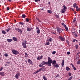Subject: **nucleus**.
<instances>
[{
    "label": "nucleus",
    "instance_id": "obj_38",
    "mask_svg": "<svg viewBox=\"0 0 80 80\" xmlns=\"http://www.w3.org/2000/svg\"><path fill=\"white\" fill-rule=\"evenodd\" d=\"M55 53H56V51H53L52 52V54H53V55H54V54H55Z\"/></svg>",
    "mask_w": 80,
    "mask_h": 80
},
{
    "label": "nucleus",
    "instance_id": "obj_49",
    "mask_svg": "<svg viewBox=\"0 0 80 80\" xmlns=\"http://www.w3.org/2000/svg\"><path fill=\"white\" fill-rule=\"evenodd\" d=\"M66 42V43H68V45L69 44V43H68V41L67 40Z\"/></svg>",
    "mask_w": 80,
    "mask_h": 80
},
{
    "label": "nucleus",
    "instance_id": "obj_11",
    "mask_svg": "<svg viewBox=\"0 0 80 80\" xmlns=\"http://www.w3.org/2000/svg\"><path fill=\"white\" fill-rule=\"evenodd\" d=\"M12 39L13 40H14V41H15V42H17V40H18V39H17V38L15 37H12Z\"/></svg>",
    "mask_w": 80,
    "mask_h": 80
},
{
    "label": "nucleus",
    "instance_id": "obj_31",
    "mask_svg": "<svg viewBox=\"0 0 80 80\" xmlns=\"http://www.w3.org/2000/svg\"><path fill=\"white\" fill-rule=\"evenodd\" d=\"M41 69L42 70V71H45V68H42Z\"/></svg>",
    "mask_w": 80,
    "mask_h": 80
},
{
    "label": "nucleus",
    "instance_id": "obj_17",
    "mask_svg": "<svg viewBox=\"0 0 80 80\" xmlns=\"http://www.w3.org/2000/svg\"><path fill=\"white\" fill-rule=\"evenodd\" d=\"M52 63L53 66V65H55V64L56 63V61L55 60L52 61Z\"/></svg>",
    "mask_w": 80,
    "mask_h": 80
},
{
    "label": "nucleus",
    "instance_id": "obj_9",
    "mask_svg": "<svg viewBox=\"0 0 80 80\" xmlns=\"http://www.w3.org/2000/svg\"><path fill=\"white\" fill-rule=\"evenodd\" d=\"M32 29V28H31L30 27H28L27 28V30L28 31V32H30V31H31Z\"/></svg>",
    "mask_w": 80,
    "mask_h": 80
},
{
    "label": "nucleus",
    "instance_id": "obj_20",
    "mask_svg": "<svg viewBox=\"0 0 80 80\" xmlns=\"http://www.w3.org/2000/svg\"><path fill=\"white\" fill-rule=\"evenodd\" d=\"M47 12H48V13L51 14L52 13V11L51 10H48Z\"/></svg>",
    "mask_w": 80,
    "mask_h": 80
},
{
    "label": "nucleus",
    "instance_id": "obj_30",
    "mask_svg": "<svg viewBox=\"0 0 80 80\" xmlns=\"http://www.w3.org/2000/svg\"><path fill=\"white\" fill-rule=\"evenodd\" d=\"M46 45H50V42H46Z\"/></svg>",
    "mask_w": 80,
    "mask_h": 80
},
{
    "label": "nucleus",
    "instance_id": "obj_24",
    "mask_svg": "<svg viewBox=\"0 0 80 80\" xmlns=\"http://www.w3.org/2000/svg\"><path fill=\"white\" fill-rule=\"evenodd\" d=\"M37 32L38 34H40V29L37 30Z\"/></svg>",
    "mask_w": 80,
    "mask_h": 80
},
{
    "label": "nucleus",
    "instance_id": "obj_54",
    "mask_svg": "<svg viewBox=\"0 0 80 80\" xmlns=\"http://www.w3.org/2000/svg\"><path fill=\"white\" fill-rule=\"evenodd\" d=\"M7 10H10V8L9 7H7Z\"/></svg>",
    "mask_w": 80,
    "mask_h": 80
},
{
    "label": "nucleus",
    "instance_id": "obj_32",
    "mask_svg": "<svg viewBox=\"0 0 80 80\" xmlns=\"http://www.w3.org/2000/svg\"><path fill=\"white\" fill-rule=\"evenodd\" d=\"M4 55L5 57H7L8 56V54L7 53H5L4 54Z\"/></svg>",
    "mask_w": 80,
    "mask_h": 80
},
{
    "label": "nucleus",
    "instance_id": "obj_2",
    "mask_svg": "<svg viewBox=\"0 0 80 80\" xmlns=\"http://www.w3.org/2000/svg\"><path fill=\"white\" fill-rule=\"evenodd\" d=\"M63 8L62 9V11L61 12L62 13H64L66 11V10H67V7L65 6V5H63Z\"/></svg>",
    "mask_w": 80,
    "mask_h": 80
},
{
    "label": "nucleus",
    "instance_id": "obj_41",
    "mask_svg": "<svg viewBox=\"0 0 80 80\" xmlns=\"http://www.w3.org/2000/svg\"><path fill=\"white\" fill-rule=\"evenodd\" d=\"M65 29H66V31H68V28L67 27L65 28Z\"/></svg>",
    "mask_w": 80,
    "mask_h": 80
},
{
    "label": "nucleus",
    "instance_id": "obj_1",
    "mask_svg": "<svg viewBox=\"0 0 80 80\" xmlns=\"http://www.w3.org/2000/svg\"><path fill=\"white\" fill-rule=\"evenodd\" d=\"M41 65H47L48 67H51L50 65L48 63V62H45V61H42L41 63Z\"/></svg>",
    "mask_w": 80,
    "mask_h": 80
},
{
    "label": "nucleus",
    "instance_id": "obj_3",
    "mask_svg": "<svg viewBox=\"0 0 80 80\" xmlns=\"http://www.w3.org/2000/svg\"><path fill=\"white\" fill-rule=\"evenodd\" d=\"M12 52L14 55H18L19 54V52L13 49L12 50Z\"/></svg>",
    "mask_w": 80,
    "mask_h": 80
},
{
    "label": "nucleus",
    "instance_id": "obj_45",
    "mask_svg": "<svg viewBox=\"0 0 80 80\" xmlns=\"http://www.w3.org/2000/svg\"><path fill=\"white\" fill-rule=\"evenodd\" d=\"M39 66L40 67H44V66H43L42 65L39 64Z\"/></svg>",
    "mask_w": 80,
    "mask_h": 80
},
{
    "label": "nucleus",
    "instance_id": "obj_27",
    "mask_svg": "<svg viewBox=\"0 0 80 80\" xmlns=\"http://www.w3.org/2000/svg\"><path fill=\"white\" fill-rule=\"evenodd\" d=\"M52 38H50L47 40V41H48V42H52Z\"/></svg>",
    "mask_w": 80,
    "mask_h": 80
},
{
    "label": "nucleus",
    "instance_id": "obj_64",
    "mask_svg": "<svg viewBox=\"0 0 80 80\" xmlns=\"http://www.w3.org/2000/svg\"><path fill=\"white\" fill-rule=\"evenodd\" d=\"M79 54H80V52L77 53V55H79Z\"/></svg>",
    "mask_w": 80,
    "mask_h": 80
},
{
    "label": "nucleus",
    "instance_id": "obj_63",
    "mask_svg": "<svg viewBox=\"0 0 80 80\" xmlns=\"http://www.w3.org/2000/svg\"><path fill=\"white\" fill-rule=\"evenodd\" d=\"M41 10H44V8H42V9H41Z\"/></svg>",
    "mask_w": 80,
    "mask_h": 80
},
{
    "label": "nucleus",
    "instance_id": "obj_53",
    "mask_svg": "<svg viewBox=\"0 0 80 80\" xmlns=\"http://www.w3.org/2000/svg\"><path fill=\"white\" fill-rule=\"evenodd\" d=\"M68 75L69 76H71V75H72V74H71L70 73H68Z\"/></svg>",
    "mask_w": 80,
    "mask_h": 80
},
{
    "label": "nucleus",
    "instance_id": "obj_25",
    "mask_svg": "<svg viewBox=\"0 0 80 80\" xmlns=\"http://www.w3.org/2000/svg\"><path fill=\"white\" fill-rule=\"evenodd\" d=\"M26 17V15H25V14H23L22 15V18H25Z\"/></svg>",
    "mask_w": 80,
    "mask_h": 80
},
{
    "label": "nucleus",
    "instance_id": "obj_61",
    "mask_svg": "<svg viewBox=\"0 0 80 80\" xmlns=\"http://www.w3.org/2000/svg\"><path fill=\"white\" fill-rule=\"evenodd\" d=\"M27 42V41L26 40L24 41V43H25L26 44V43Z\"/></svg>",
    "mask_w": 80,
    "mask_h": 80
},
{
    "label": "nucleus",
    "instance_id": "obj_46",
    "mask_svg": "<svg viewBox=\"0 0 80 80\" xmlns=\"http://www.w3.org/2000/svg\"><path fill=\"white\" fill-rule=\"evenodd\" d=\"M77 64H78V65L80 64V62L79 61H78V62H77Z\"/></svg>",
    "mask_w": 80,
    "mask_h": 80
},
{
    "label": "nucleus",
    "instance_id": "obj_57",
    "mask_svg": "<svg viewBox=\"0 0 80 80\" xmlns=\"http://www.w3.org/2000/svg\"><path fill=\"white\" fill-rule=\"evenodd\" d=\"M59 76H60V75H59L58 74H57L56 76V77H59Z\"/></svg>",
    "mask_w": 80,
    "mask_h": 80
},
{
    "label": "nucleus",
    "instance_id": "obj_5",
    "mask_svg": "<svg viewBox=\"0 0 80 80\" xmlns=\"http://www.w3.org/2000/svg\"><path fill=\"white\" fill-rule=\"evenodd\" d=\"M20 76V74L19 72H17L16 74L15 77L17 79H18V76Z\"/></svg>",
    "mask_w": 80,
    "mask_h": 80
},
{
    "label": "nucleus",
    "instance_id": "obj_50",
    "mask_svg": "<svg viewBox=\"0 0 80 80\" xmlns=\"http://www.w3.org/2000/svg\"><path fill=\"white\" fill-rule=\"evenodd\" d=\"M59 17H59V16L58 15H56V18H59Z\"/></svg>",
    "mask_w": 80,
    "mask_h": 80
},
{
    "label": "nucleus",
    "instance_id": "obj_12",
    "mask_svg": "<svg viewBox=\"0 0 80 80\" xmlns=\"http://www.w3.org/2000/svg\"><path fill=\"white\" fill-rule=\"evenodd\" d=\"M53 66L56 68H58L59 67V65L58 63H57L56 65H53Z\"/></svg>",
    "mask_w": 80,
    "mask_h": 80
},
{
    "label": "nucleus",
    "instance_id": "obj_42",
    "mask_svg": "<svg viewBox=\"0 0 80 80\" xmlns=\"http://www.w3.org/2000/svg\"><path fill=\"white\" fill-rule=\"evenodd\" d=\"M67 55H70V52H68L67 53Z\"/></svg>",
    "mask_w": 80,
    "mask_h": 80
},
{
    "label": "nucleus",
    "instance_id": "obj_13",
    "mask_svg": "<svg viewBox=\"0 0 80 80\" xmlns=\"http://www.w3.org/2000/svg\"><path fill=\"white\" fill-rule=\"evenodd\" d=\"M0 75L1 76H4L5 75V72H0Z\"/></svg>",
    "mask_w": 80,
    "mask_h": 80
},
{
    "label": "nucleus",
    "instance_id": "obj_14",
    "mask_svg": "<svg viewBox=\"0 0 80 80\" xmlns=\"http://www.w3.org/2000/svg\"><path fill=\"white\" fill-rule=\"evenodd\" d=\"M64 63H65V60H62V67H63L64 66Z\"/></svg>",
    "mask_w": 80,
    "mask_h": 80
},
{
    "label": "nucleus",
    "instance_id": "obj_47",
    "mask_svg": "<svg viewBox=\"0 0 80 80\" xmlns=\"http://www.w3.org/2000/svg\"><path fill=\"white\" fill-rule=\"evenodd\" d=\"M38 2H40V0H35V2H38Z\"/></svg>",
    "mask_w": 80,
    "mask_h": 80
},
{
    "label": "nucleus",
    "instance_id": "obj_48",
    "mask_svg": "<svg viewBox=\"0 0 80 80\" xmlns=\"http://www.w3.org/2000/svg\"><path fill=\"white\" fill-rule=\"evenodd\" d=\"M3 70V67H2L0 69V72H1V71H2V70Z\"/></svg>",
    "mask_w": 80,
    "mask_h": 80
},
{
    "label": "nucleus",
    "instance_id": "obj_7",
    "mask_svg": "<svg viewBox=\"0 0 80 80\" xmlns=\"http://www.w3.org/2000/svg\"><path fill=\"white\" fill-rule=\"evenodd\" d=\"M57 32H59V33H60V31H62V29H61V28H60L59 27H57Z\"/></svg>",
    "mask_w": 80,
    "mask_h": 80
},
{
    "label": "nucleus",
    "instance_id": "obj_52",
    "mask_svg": "<svg viewBox=\"0 0 80 80\" xmlns=\"http://www.w3.org/2000/svg\"><path fill=\"white\" fill-rule=\"evenodd\" d=\"M76 21V18H74V19L73 20V21L75 22Z\"/></svg>",
    "mask_w": 80,
    "mask_h": 80
},
{
    "label": "nucleus",
    "instance_id": "obj_62",
    "mask_svg": "<svg viewBox=\"0 0 80 80\" xmlns=\"http://www.w3.org/2000/svg\"><path fill=\"white\" fill-rule=\"evenodd\" d=\"M37 20H38L39 22H40V21L39 20V19H38V18H37Z\"/></svg>",
    "mask_w": 80,
    "mask_h": 80
},
{
    "label": "nucleus",
    "instance_id": "obj_16",
    "mask_svg": "<svg viewBox=\"0 0 80 80\" xmlns=\"http://www.w3.org/2000/svg\"><path fill=\"white\" fill-rule=\"evenodd\" d=\"M7 41H8V42H9V43H10V42H12V41H13V39H7Z\"/></svg>",
    "mask_w": 80,
    "mask_h": 80
},
{
    "label": "nucleus",
    "instance_id": "obj_58",
    "mask_svg": "<svg viewBox=\"0 0 80 80\" xmlns=\"http://www.w3.org/2000/svg\"><path fill=\"white\" fill-rule=\"evenodd\" d=\"M76 58H77V59H78V58H79L78 56H76Z\"/></svg>",
    "mask_w": 80,
    "mask_h": 80
},
{
    "label": "nucleus",
    "instance_id": "obj_34",
    "mask_svg": "<svg viewBox=\"0 0 80 80\" xmlns=\"http://www.w3.org/2000/svg\"><path fill=\"white\" fill-rule=\"evenodd\" d=\"M75 47H76V49H78V45H76L75 46Z\"/></svg>",
    "mask_w": 80,
    "mask_h": 80
},
{
    "label": "nucleus",
    "instance_id": "obj_35",
    "mask_svg": "<svg viewBox=\"0 0 80 80\" xmlns=\"http://www.w3.org/2000/svg\"><path fill=\"white\" fill-rule=\"evenodd\" d=\"M18 32H20V33H22V31L20 29H19V31H18Z\"/></svg>",
    "mask_w": 80,
    "mask_h": 80
},
{
    "label": "nucleus",
    "instance_id": "obj_39",
    "mask_svg": "<svg viewBox=\"0 0 80 80\" xmlns=\"http://www.w3.org/2000/svg\"><path fill=\"white\" fill-rule=\"evenodd\" d=\"M78 42V41L76 39H74L73 40V42Z\"/></svg>",
    "mask_w": 80,
    "mask_h": 80
},
{
    "label": "nucleus",
    "instance_id": "obj_15",
    "mask_svg": "<svg viewBox=\"0 0 80 80\" xmlns=\"http://www.w3.org/2000/svg\"><path fill=\"white\" fill-rule=\"evenodd\" d=\"M22 45L23 48H25L27 47V45H26V44H25V43H23L22 44Z\"/></svg>",
    "mask_w": 80,
    "mask_h": 80
},
{
    "label": "nucleus",
    "instance_id": "obj_33",
    "mask_svg": "<svg viewBox=\"0 0 80 80\" xmlns=\"http://www.w3.org/2000/svg\"><path fill=\"white\" fill-rule=\"evenodd\" d=\"M72 68H73V70H77V68H76L74 66L72 67Z\"/></svg>",
    "mask_w": 80,
    "mask_h": 80
},
{
    "label": "nucleus",
    "instance_id": "obj_6",
    "mask_svg": "<svg viewBox=\"0 0 80 80\" xmlns=\"http://www.w3.org/2000/svg\"><path fill=\"white\" fill-rule=\"evenodd\" d=\"M59 38L61 40V41H65V39L62 36H59Z\"/></svg>",
    "mask_w": 80,
    "mask_h": 80
},
{
    "label": "nucleus",
    "instance_id": "obj_51",
    "mask_svg": "<svg viewBox=\"0 0 80 80\" xmlns=\"http://www.w3.org/2000/svg\"><path fill=\"white\" fill-rule=\"evenodd\" d=\"M63 27H64L65 28H66V27H67V25H66L64 24L63 25Z\"/></svg>",
    "mask_w": 80,
    "mask_h": 80
},
{
    "label": "nucleus",
    "instance_id": "obj_29",
    "mask_svg": "<svg viewBox=\"0 0 80 80\" xmlns=\"http://www.w3.org/2000/svg\"><path fill=\"white\" fill-rule=\"evenodd\" d=\"M29 20H30V19H28V18H26V21L27 22H29Z\"/></svg>",
    "mask_w": 80,
    "mask_h": 80
},
{
    "label": "nucleus",
    "instance_id": "obj_19",
    "mask_svg": "<svg viewBox=\"0 0 80 80\" xmlns=\"http://www.w3.org/2000/svg\"><path fill=\"white\" fill-rule=\"evenodd\" d=\"M11 29V28H8L7 29H6L7 32H8Z\"/></svg>",
    "mask_w": 80,
    "mask_h": 80
},
{
    "label": "nucleus",
    "instance_id": "obj_23",
    "mask_svg": "<svg viewBox=\"0 0 80 80\" xmlns=\"http://www.w3.org/2000/svg\"><path fill=\"white\" fill-rule=\"evenodd\" d=\"M19 23L20 24V25H23L25 24V23L21 22H19Z\"/></svg>",
    "mask_w": 80,
    "mask_h": 80
},
{
    "label": "nucleus",
    "instance_id": "obj_28",
    "mask_svg": "<svg viewBox=\"0 0 80 80\" xmlns=\"http://www.w3.org/2000/svg\"><path fill=\"white\" fill-rule=\"evenodd\" d=\"M2 32L3 34H6V32L3 30H2Z\"/></svg>",
    "mask_w": 80,
    "mask_h": 80
},
{
    "label": "nucleus",
    "instance_id": "obj_18",
    "mask_svg": "<svg viewBox=\"0 0 80 80\" xmlns=\"http://www.w3.org/2000/svg\"><path fill=\"white\" fill-rule=\"evenodd\" d=\"M76 11L77 12H78V11H80V8H79L78 7V6H76Z\"/></svg>",
    "mask_w": 80,
    "mask_h": 80
},
{
    "label": "nucleus",
    "instance_id": "obj_4",
    "mask_svg": "<svg viewBox=\"0 0 80 80\" xmlns=\"http://www.w3.org/2000/svg\"><path fill=\"white\" fill-rule=\"evenodd\" d=\"M48 63L51 66V64L52 63V60L50 58V57H48Z\"/></svg>",
    "mask_w": 80,
    "mask_h": 80
},
{
    "label": "nucleus",
    "instance_id": "obj_21",
    "mask_svg": "<svg viewBox=\"0 0 80 80\" xmlns=\"http://www.w3.org/2000/svg\"><path fill=\"white\" fill-rule=\"evenodd\" d=\"M77 3H75L73 4V7H74V8H76V7H77Z\"/></svg>",
    "mask_w": 80,
    "mask_h": 80
},
{
    "label": "nucleus",
    "instance_id": "obj_26",
    "mask_svg": "<svg viewBox=\"0 0 80 80\" xmlns=\"http://www.w3.org/2000/svg\"><path fill=\"white\" fill-rule=\"evenodd\" d=\"M43 78L44 79V80H47V79L46 78V77H45V76L44 75L43 77Z\"/></svg>",
    "mask_w": 80,
    "mask_h": 80
},
{
    "label": "nucleus",
    "instance_id": "obj_56",
    "mask_svg": "<svg viewBox=\"0 0 80 80\" xmlns=\"http://www.w3.org/2000/svg\"><path fill=\"white\" fill-rule=\"evenodd\" d=\"M8 64H9V63H10V62L8 61L6 62Z\"/></svg>",
    "mask_w": 80,
    "mask_h": 80
},
{
    "label": "nucleus",
    "instance_id": "obj_40",
    "mask_svg": "<svg viewBox=\"0 0 80 80\" xmlns=\"http://www.w3.org/2000/svg\"><path fill=\"white\" fill-rule=\"evenodd\" d=\"M42 70V69L40 68L39 70H38V71H37V72H38V73L39 72H40V71Z\"/></svg>",
    "mask_w": 80,
    "mask_h": 80
},
{
    "label": "nucleus",
    "instance_id": "obj_8",
    "mask_svg": "<svg viewBox=\"0 0 80 80\" xmlns=\"http://www.w3.org/2000/svg\"><path fill=\"white\" fill-rule=\"evenodd\" d=\"M28 62L29 63H30V64H31L32 65L33 64V62L30 59H28Z\"/></svg>",
    "mask_w": 80,
    "mask_h": 80
},
{
    "label": "nucleus",
    "instance_id": "obj_43",
    "mask_svg": "<svg viewBox=\"0 0 80 80\" xmlns=\"http://www.w3.org/2000/svg\"><path fill=\"white\" fill-rule=\"evenodd\" d=\"M19 29H20L19 28H16L15 29V30L16 31H19Z\"/></svg>",
    "mask_w": 80,
    "mask_h": 80
},
{
    "label": "nucleus",
    "instance_id": "obj_22",
    "mask_svg": "<svg viewBox=\"0 0 80 80\" xmlns=\"http://www.w3.org/2000/svg\"><path fill=\"white\" fill-rule=\"evenodd\" d=\"M66 70L67 71H69V70H70V68H69L68 67H66Z\"/></svg>",
    "mask_w": 80,
    "mask_h": 80
},
{
    "label": "nucleus",
    "instance_id": "obj_55",
    "mask_svg": "<svg viewBox=\"0 0 80 80\" xmlns=\"http://www.w3.org/2000/svg\"><path fill=\"white\" fill-rule=\"evenodd\" d=\"M74 35L76 36V37H78L77 36V33H75L74 34Z\"/></svg>",
    "mask_w": 80,
    "mask_h": 80
},
{
    "label": "nucleus",
    "instance_id": "obj_44",
    "mask_svg": "<svg viewBox=\"0 0 80 80\" xmlns=\"http://www.w3.org/2000/svg\"><path fill=\"white\" fill-rule=\"evenodd\" d=\"M38 73V72H37V71H36L34 72L33 74L35 75V74H36V73Z\"/></svg>",
    "mask_w": 80,
    "mask_h": 80
},
{
    "label": "nucleus",
    "instance_id": "obj_10",
    "mask_svg": "<svg viewBox=\"0 0 80 80\" xmlns=\"http://www.w3.org/2000/svg\"><path fill=\"white\" fill-rule=\"evenodd\" d=\"M42 58H43V56H41L40 57H38L37 58V59L38 60H41V59H42Z\"/></svg>",
    "mask_w": 80,
    "mask_h": 80
},
{
    "label": "nucleus",
    "instance_id": "obj_36",
    "mask_svg": "<svg viewBox=\"0 0 80 80\" xmlns=\"http://www.w3.org/2000/svg\"><path fill=\"white\" fill-rule=\"evenodd\" d=\"M25 57H28V54L27 53H25Z\"/></svg>",
    "mask_w": 80,
    "mask_h": 80
},
{
    "label": "nucleus",
    "instance_id": "obj_60",
    "mask_svg": "<svg viewBox=\"0 0 80 80\" xmlns=\"http://www.w3.org/2000/svg\"><path fill=\"white\" fill-rule=\"evenodd\" d=\"M71 65H72V67H73L74 66V65H73V64H72V63H71Z\"/></svg>",
    "mask_w": 80,
    "mask_h": 80
},
{
    "label": "nucleus",
    "instance_id": "obj_37",
    "mask_svg": "<svg viewBox=\"0 0 80 80\" xmlns=\"http://www.w3.org/2000/svg\"><path fill=\"white\" fill-rule=\"evenodd\" d=\"M72 77L71 76L68 79V80H72Z\"/></svg>",
    "mask_w": 80,
    "mask_h": 80
},
{
    "label": "nucleus",
    "instance_id": "obj_59",
    "mask_svg": "<svg viewBox=\"0 0 80 80\" xmlns=\"http://www.w3.org/2000/svg\"><path fill=\"white\" fill-rule=\"evenodd\" d=\"M36 28V29H37V30H39V28L38 27H37Z\"/></svg>",
    "mask_w": 80,
    "mask_h": 80
}]
</instances>
